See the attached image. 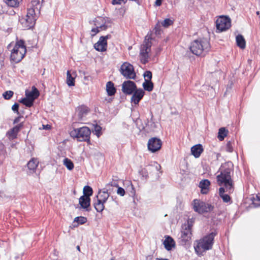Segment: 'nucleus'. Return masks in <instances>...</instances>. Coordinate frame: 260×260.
Returning <instances> with one entry per match:
<instances>
[{"label": "nucleus", "mask_w": 260, "mask_h": 260, "mask_svg": "<svg viewBox=\"0 0 260 260\" xmlns=\"http://www.w3.org/2000/svg\"><path fill=\"white\" fill-rule=\"evenodd\" d=\"M189 49L197 56L205 55L210 49V42L205 38L197 39L191 43Z\"/></svg>", "instance_id": "1"}, {"label": "nucleus", "mask_w": 260, "mask_h": 260, "mask_svg": "<svg viewBox=\"0 0 260 260\" xmlns=\"http://www.w3.org/2000/svg\"><path fill=\"white\" fill-rule=\"evenodd\" d=\"M217 234V233L214 231L197 241V244L194 246L197 253L201 254L203 252L211 249L214 243V239Z\"/></svg>", "instance_id": "2"}, {"label": "nucleus", "mask_w": 260, "mask_h": 260, "mask_svg": "<svg viewBox=\"0 0 260 260\" xmlns=\"http://www.w3.org/2000/svg\"><path fill=\"white\" fill-rule=\"evenodd\" d=\"M217 183L219 186H223L228 193L231 194L234 190V183L232 179L231 172L225 170L217 176Z\"/></svg>", "instance_id": "3"}, {"label": "nucleus", "mask_w": 260, "mask_h": 260, "mask_svg": "<svg viewBox=\"0 0 260 260\" xmlns=\"http://www.w3.org/2000/svg\"><path fill=\"white\" fill-rule=\"evenodd\" d=\"M154 38L152 37V34L149 33L145 37L143 43L141 45L140 56L141 57V61L143 64H146L148 61L149 53L151 51L152 46L151 40Z\"/></svg>", "instance_id": "4"}, {"label": "nucleus", "mask_w": 260, "mask_h": 260, "mask_svg": "<svg viewBox=\"0 0 260 260\" xmlns=\"http://www.w3.org/2000/svg\"><path fill=\"white\" fill-rule=\"evenodd\" d=\"M70 136L76 138L79 141L89 142L90 139L91 131L87 126L74 128L70 133Z\"/></svg>", "instance_id": "5"}, {"label": "nucleus", "mask_w": 260, "mask_h": 260, "mask_svg": "<svg viewBox=\"0 0 260 260\" xmlns=\"http://www.w3.org/2000/svg\"><path fill=\"white\" fill-rule=\"evenodd\" d=\"M192 205L194 211L199 214L211 212L214 209V206L212 204L198 199L193 201Z\"/></svg>", "instance_id": "6"}, {"label": "nucleus", "mask_w": 260, "mask_h": 260, "mask_svg": "<svg viewBox=\"0 0 260 260\" xmlns=\"http://www.w3.org/2000/svg\"><path fill=\"white\" fill-rule=\"evenodd\" d=\"M37 16L35 13L34 8L28 9L26 18L21 20L22 24H25V29H28L32 28L35 24Z\"/></svg>", "instance_id": "7"}, {"label": "nucleus", "mask_w": 260, "mask_h": 260, "mask_svg": "<svg viewBox=\"0 0 260 260\" xmlns=\"http://www.w3.org/2000/svg\"><path fill=\"white\" fill-rule=\"evenodd\" d=\"M120 73L126 79H135L136 77L133 66L127 62L121 66Z\"/></svg>", "instance_id": "8"}, {"label": "nucleus", "mask_w": 260, "mask_h": 260, "mask_svg": "<svg viewBox=\"0 0 260 260\" xmlns=\"http://www.w3.org/2000/svg\"><path fill=\"white\" fill-rule=\"evenodd\" d=\"M216 24V29L218 32L225 31L231 26V19L228 16H221L217 19Z\"/></svg>", "instance_id": "9"}, {"label": "nucleus", "mask_w": 260, "mask_h": 260, "mask_svg": "<svg viewBox=\"0 0 260 260\" xmlns=\"http://www.w3.org/2000/svg\"><path fill=\"white\" fill-rule=\"evenodd\" d=\"M192 222L187 221V224H184L182 227L180 239L182 242L186 243L191 239Z\"/></svg>", "instance_id": "10"}, {"label": "nucleus", "mask_w": 260, "mask_h": 260, "mask_svg": "<svg viewBox=\"0 0 260 260\" xmlns=\"http://www.w3.org/2000/svg\"><path fill=\"white\" fill-rule=\"evenodd\" d=\"M162 145L161 140L156 137H153L149 140L147 146L148 149L151 152H155L159 150Z\"/></svg>", "instance_id": "11"}, {"label": "nucleus", "mask_w": 260, "mask_h": 260, "mask_svg": "<svg viewBox=\"0 0 260 260\" xmlns=\"http://www.w3.org/2000/svg\"><path fill=\"white\" fill-rule=\"evenodd\" d=\"M136 84L131 80L124 81L122 84V91L126 95H131L137 89Z\"/></svg>", "instance_id": "12"}, {"label": "nucleus", "mask_w": 260, "mask_h": 260, "mask_svg": "<svg viewBox=\"0 0 260 260\" xmlns=\"http://www.w3.org/2000/svg\"><path fill=\"white\" fill-rule=\"evenodd\" d=\"M132 96L131 98V103L136 105L139 104L140 101L142 99L144 94L145 91L141 88L138 89L134 91L132 93Z\"/></svg>", "instance_id": "13"}, {"label": "nucleus", "mask_w": 260, "mask_h": 260, "mask_svg": "<svg viewBox=\"0 0 260 260\" xmlns=\"http://www.w3.org/2000/svg\"><path fill=\"white\" fill-rule=\"evenodd\" d=\"M26 53L20 51V49H13L10 56L11 60L15 63H18L23 58Z\"/></svg>", "instance_id": "14"}, {"label": "nucleus", "mask_w": 260, "mask_h": 260, "mask_svg": "<svg viewBox=\"0 0 260 260\" xmlns=\"http://www.w3.org/2000/svg\"><path fill=\"white\" fill-rule=\"evenodd\" d=\"M94 49L101 52L106 51L107 48V41L103 37H101L99 40L94 45Z\"/></svg>", "instance_id": "15"}, {"label": "nucleus", "mask_w": 260, "mask_h": 260, "mask_svg": "<svg viewBox=\"0 0 260 260\" xmlns=\"http://www.w3.org/2000/svg\"><path fill=\"white\" fill-rule=\"evenodd\" d=\"M165 239L163 242L165 248L168 251L171 250L175 247L176 243L174 240L170 236H165Z\"/></svg>", "instance_id": "16"}, {"label": "nucleus", "mask_w": 260, "mask_h": 260, "mask_svg": "<svg viewBox=\"0 0 260 260\" xmlns=\"http://www.w3.org/2000/svg\"><path fill=\"white\" fill-rule=\"evenodd\" d=\"M210 182L208 179L202 180L199 183V187L201 188V192L202 194H207L209 191Z\"/></svg>", "instance_id": "17"}, {"label": "nucleus", "mask_w": 260, "mask_h": 260, "mask_svg": "<svg viewBox=\"0 0 260 260\" xmlns=\"http://www.w3.org/2000/svg\"><path fill=\"white\" fill-rule=\"evenodd\" d=\"M203 151V146L200 144L195 145L191 148V154L196 158L199 157Z\"/></svg>", "instance_id": "18"}, {"label": "nucleus", "mask_w": 260, "mask_h": 260, "mask_svg": "<svg viewBox=\"0 0 260 260\" xmlns=\"http://www.w3.org/2000/svg\"><path fill=\"white\" fill-rule=\"evenodd\" d=\"M225 192L226 191V189H224V187H220L219 189V195L220 197L222 199V201L224 203H230V204L232 203V201L231 197L228 194H225Z\"/></svg>", "instance_id": "19"}, {"label": "nucleus", "mask_w": 260, "mask_h": 260, "mask_svg": "<svg viewBox=\"0 0 260 260\" xmlns=\"http://www.w3.org/2000/svg\"><path fill=\"white\" fill-rule=\"evenodd\" d=\"M106 91L108 96H112L115 94L116 92V88L112 81H108L106 83Z\"/></svg>", "instance_id": "20"}, {"label": "nucleus", "mask_w": 260, "mask_h": 260, "mask_svg": "<svg viewBox=\"0 0 260 260\" xmlns=\"http://www.w3.org/2000/svg\"><path fill=\"white\" fill-rule=\"evenodd\" d=\"M79 204L81 207L83 209H86L88 210L87 208L90 205V199L88 197L82 196L79 199Z\"/></svg>", "instance_id": "21"}, {"label": "nucleus", "mask_w": 260, "mask_h": 260, "mask_svg": "<svg viewBox=\"0 0 260 260\" xmlns=\"http://www.w3.org/2000/svg\"><path fill=\"white\" fill-rule=\"evenodd\" d=\"M109 197V193L107 190H100L96 196L97 200L104 203H106Z\"/></svg>", "instance_id": "22"}, {"label": "nucleus", "mask_w": 260, "mask_h": 260, "mask_svg": "<svg viewBox=\"0 0 260 260\" xmlns=\"http://www.w3.org/2000/svg\"><path fill=\"white\" fill-rule=\"evenodd\" d=\"M40 95V93L38 89L35 86H32V90L25 91V95L27 98H34V100L37 99Z\"/></svg>", "instance_id": "23"}, {"label": "nucleus", "mask_w": 260, "mask_h": 260, "mask_svg": "<svg viewBox=\"0 0 260 260\" xmlns=\"http://www.w3.org/2000/svg\"><path fill=\"white\" fill-rule=\"evenodd\" d=\"M77 112L79 118L82 119L88 112V108L87 107L82 105L78 108Z\"/></svg>", "instance_id": "24"}, {"label": "nucleus", "mask_w": 260, "mask_h": 260, "mask_svg": "<svg viewBox=\"0 0 260 260\" xmlns=\"http://www.w3.org/2000/svg\"><path fill=\"white\" fill-rule=\"evenodd\" d=\"M236 41L237 46L239 47L240 48L244 49L245 48V40L242 35H238L236 37Z\"/></svg>", "instance_id": "25"}, {"label": "nucleus", "mask_w": 260, "mask_h": 260, "mask_svg": "<svg viewBox=\"0 0 260 260\" xmlns=\"http://www.w3.org/2000/svg\"><path fill=\"white\" fill-rule=\"evenodd\" d=\"M13 49L14 50H18L20 49V51H23V52H26V48L25 45V42L23 40H20L16 42L15 46Z\"/></svg>", "instance_id": "26"}, {"label": "nucleus", "mask_w": 260, "mask_h": 260, "mask_svg": "<svg viewBox=\"0 0 260 260\" xmlns=\"http://www.w3.org/2000/svg\"><path fill=\"white\" fill-rule=\"evenodd\" d=\"M229 133L228 130L225 127H221L218 130L217 138L220 141H223Z\"/></svg>", "instance_id": "27"}, {"label": "nucleus", "mask_w": 260, "mask_h": 260, "mask_svg": "<svg viewBox=\"0 0 260 260\" xmlns=\"http://www.w3.org/2000/svg\"><path fill=\"white\" fill-rule=\"evenodd\" d=\"M34 101V98H22L20 101L19 102L23 104L24 105L27 107H31L33 105Z\"/></svg>", "instance_id": "28"}, {"label": "nucleus", "mask_w": 260, "mask_h": 260, "mask_svg": "<svg viewBox=\"0 0 260 260\" xmlns=\"http://www.w3.org/2000/svg\"><path fill=\"white\" fill-rule=\"evenodd\" d=\"M143 87L145 90L150 92L153 89L154 85L152 81H147V79H145V81L143 83Z\"/></svg>", "instance_id": "29"}, {"label": "nucleus", "mask_w": 260, "mask_h": 260, "mask_svg": "<svg viewBox=\"0 0 260 260\" xmlns=\"http://www.w3.org/2000/svg\"><path fill=\"white\" fill-rule=\"evenodd\" d=\"M23 126V122H21L19 124L16 125L11 129L10 132H9L10 135H12V136H16Z\"/></svg>", "instance_id": "30"}, {"label": "nucleus", "mask_w": 260, "mask_h": 260, "mask_svg": "<svg viewBox=\"0 0 260 260\" xmlns=\"http://www.w3.org/2000/svg\"><path fill=\"white\" fill-rule=\"evenodd\" d=\"M67 83L69 86L75 85V78L72 76L69 71H67Z\"/></svg>", "instance_id": "31"}, {"label": "nucleus", "mask_w": 260, "mask_h": 260, "mask_svg": "<svg viewBox=\"0 0 260 260\" xmlns=\"http://www.w3.org/2000/svg\"><path fill=\"white\" fill-rule=\"evenodd\" d=\"M104 204V203L97 200V202L94 204V207L97 212H102L104 210L105 208Z\"/></svg>", "instance_id": "32"}, {"label": "nucleus", "mask_w": 260, "mask_h": 260, "mask_svg": "<svg viewBox=\"0 0 260 260\" xmlns=\"http://www.w3.org/2000/svg\"><path fill=\"white\" fill-rule=\"evenodd\" d=\"M38 164H27L25 168L27 167L28 169L27 173L29 174L34 173L38 167Z\"/></svg>", "instance_id": "33"}, {"label": "nucleus", "mask_w": 260, "mask_h": 260, "mask_svg": "<svg viewBox=\"0 0 260 260\" xmlns=\"http://www.w3.org/2000/svg\"><path fill=\"white\" fill-rule=\"evenodd\" d=\"M7 155L6 151L5 149V146L2 144L0 143V161L2 162L4 160Z\"/></svg>", "instance_id": "34"}, {"label": "nucleus", "mask_w": 260, "mask_h": 260, "mask_svg": "<svg viewBox=\"0 0 260 260\" xmlns=\"http://www.w3.org/2000/svg\"><path fill=\"white\" fill-rule=\"evenodd\" d=\"M83 196L88 197L90 198V197L92 196L93 193L92 188L88 185L84 186L83 188Z\"/></svg>", "instance_id": "35"}, {"label": "nucleus", "mask_w": 260, "mask_h": 260, "mask_svg": "<svg viewBox=\"0 0 260 260\" xmlns=\"http://www.w3.org/2000/svg\"><path fill=\"white\" fill-rule=\"evenodd\" d=\"M94 129L93 132L94 133V134L98 137H99L102 135V127L98 125V124H95L93 125Z\"/></svg>", "instance_id": "36"}, {"label": "nucleus", "mask_w": 260, "mask_h": 260, "mask_svg": "<svg viewBox=\"0 0 260 260\" xmlns=\"http://www.w3.org/2000/svg\"><path fill=\"white\" fill-rule=\"evenodd\" d=\"M6 3L11 8L17 7L19 4L18 0H6Z\"/></svg>", "instance_id": "37"}, {"label": "nucleus", "mask_w": 260, "mask_h": 260, "mask_svg": "<svg viewBox=\"0 0 260 260\" xmlns=\"http://www.w3.org/2000/svg\"><path fill=\"white\" fill-rule=\"evenodd\" d=\"M252 204L254 207L260 206V194H256L255 197H253L251 199Z\"/></svg>", "instance_id": "38"}, {"label": "nucleus", "mask_w": 260, "mask_h": 260, "mask_svg": "<svg viewBox=\"0 0 260 260\" xmlns=\"http://www.w3.org/2000/svg\"><path fill=\"white\" fill-rule=\"evenodd\" d=\"M173 23V21L170 18H166L161 22L162 26L168 27Z\"/></svg>", "instance_id": "39"}, {"label": "nucleus", "mask_w": 260, "mask_h": 260, "mask_svg": "<svg viewBox=\"0 0 260 260\" xmlns=\"http://www.w3.org/2000/svg\"><path fill=\"white\" fill-rule=\"evenodd\" d=\"M74 221L78 222V224H83L87 222V218L83 216L77 217L75 218Z\"/></svg>", "instance_id": "40"}, {"label": "nucleus", "mask_w": 260, "mask_h": 260, "mask_svg": "<svg viewBox=\"0 0 260 260\" xmlns=\"http://www.w3.org/2000/svg\"><path fill=\"white\" fill-rule=\"evenodd\" d=\"M14 94L13 91L11 90H8L5 91L3 94V97L6 100H9L11 99V98L13 96Z\"/></svg>", "instance_id": "41"}, {"label": "nucleus", "mask_w": 260, "mask_h": 260, "mask_svg": "<svg viewBox=\"0 0 260 260\" xmlns=\"http://www.w3.org/2000/svg\"><path fill=\"white\" fill-rule=\"evenodd\" d=\"M136 125H137V128L140 131H142L145 128L144 126L142 124V121L140 119L138 118L135 121Z\"/></svg>", "instance_id": "42"}, {"label": "nucleus", "mask_w": 260, "mask_h": 260, "mask_svg": "<svg viewBox=\"0 0 260 260\" xmlns=\"http://www.w3.org/2000/svg\"><path fill=\"white\" fill-rule=\"evenodd\" d=\"M143 76L145 79H147V81H151L152 74L151 71H146L144 72Z\"/></svg>", "instance_id": "43"}, {"label": "nucleus", "mask_w": 260, "mask_h": 260, "mask_svg": "<svg viewBox=\"0 0 260 260\" xmlns=\"http://www.w3.org/2000/svg\"><path fill=\"white\" fill-rule=\"evenodd\" d=\"M154 30L155 31L154 32L156 35H159L161 34V26L159 24V22L156 24Z\"/></svg>", "instance_id": "44"}, {"label": "nucleus", "mask_w": 260, "mask_h": 260, "mask_svg": "<svg viewBox=\"0 0 260 260\" xmlns=\"http://www.w3.org/2000/svg\"><path fill=\"white\" fill-rule=\"evenodd\" d=\"M59 161H60L61 162H72L71 159H69L68 158H67L63 156H59Z\"/></svg>", "instance_id": "45"}, {"label": "nucleus", "mask_w": 260, "mask_h": 260, "mask_svg": "<svg viewBox=\"0 0 260 260\" xmlns=\"http://www.w3.org/2000/svg\"><path fill=\"white\" fill-rule=\"evenodd\" d=\"M226 149L229 152H232L233 151L232 142L230 141L227 142Z\"/></svg>", "instance_id": "46"}, {"label": "nucleus", "mask_w": 260, "mask_h": 260, "mask_svg": "<svg viewBox=\"0 0 260 260\" xmlns=\"http://www.w3.org/2000/svg\"><path fill=\"white\" fill-rule=\"evenodd\" d=\"M19 107V105L17 103H15L12 107V110L17 114H19V112L18 111Z\"/></svg>", "instance_id": "47"}, {"label": "nucleus", "mask_w": 260, "mask_h": 260, "mask_svg": "<svg viewBox=\"0 0 260 260\" xmlns=\"http://www.w3.org/2000/svg\"><path fill=\"white\" fill-rule=\"evenodd\" d=\"M117 193L121 196H124L125 194V190L123 188L118 187L117 190Z\"/></svg>", "instance_id": "48"}, {"label": "nucleus", "mask_w": 260, "mask_h": 260, "mask_svg": "<svg viewBox=\"0 0 260 260\" xmlns=\"http://www.w3.org/2000/svg\"><path fill=\"white\" fill-rule=\"evenodd\" d=\"M121 2H123L124 4H125L127 2V0H112V4L113 5H120L121 4Z\"/></svg>", "instance_id": "49"}, {"label": "nucleus", "mask_w": 260, "mask_h": 260, "mask_svg": "<svg viewBox=\"0 0 260 260\" xmlns=\"http://www.w3.org/2000/svg\"><path fill=\"white\" fill-rule=\"evenodd\" d=\"M99 28L100 27H96L92 28L91 30V32H92V34H91V37L94 36L96 34H98L100 31Z\"/></svg>", "instance_id": "50"}, {"label": "nucleus", "mask_w": 260, "mask_h": 260, "mask_svg": "<svg viewBox=\"0 0 260 260\" xmlns=\"http://www.w3.org/2000/svg\"><path fill=\"white\" fill-rule=\"evenodd\" d=\"M31 4L34 7H36V9L38 10V6L40 5V0H32L31 1Z\"/></svg>", "instance_id": "51"}, {"label": "nucleus", "mask_w": 260, "mask_h": 260, "mask_svg": "<svg viewBox=\"0 0 260 260\" xmlns=\"http://www.w3.org/2000/svg\"><path fill=\"white\" fill-rule=\"evenodd\" d=\"M69 170H72L74 167V164H63Z\"/></svg>", "instance_id": "52"}, {"label": "nucleus", "mask_w": 260, "mask_h": 260, "mask_svg": "<svg viewBox=\"0 0 260 260\" xmlns=\"http://www.w3.org/2000/svg\"><path fill=\"white\" fill-rule=\"evenodd\" d=\"M22 116H19L15 118L13 121V124H16L18 123L20 121V118H22Z\"/></svg>", "instance_id": "53"}, {"label": "nucleus", "mask_w": 260, "mask_h": 260, "mask_svg": "<svg viewBox=\"0 0 260 260\" xmlns=\"http://www.w3.org/2000/svg\"><path fill=\"white\" fill-rule=\"evenodd\" d=\"M84 79L85 80H91L92 79V77L90 76L86 75V73H84Z\"/></svg>", "instance_id": "54"}, {"label": "nucleus", "mask_w": 260, "mask_h": 260, "mask_svg": "<svg viewBox=\"0 0 260 260\" xmlns=\"http://www.w3.org/2000/svg\"><path fill=\"white\" fill-rule=\"evenodd\" d=\"M27 162H29V163H31V162H39V161H38L37 158L33 157V158H31L29 160H28L27 161Z\"/></svg>", "instance_id": "55"}, {"label": "nucleus", "mask_w": 260, "mask_h": 260, "mask_svg": "<svg viewBox=\"0 0 260 260\" xmlns=\"http://www.w3.org/2000/svg\"><path fill=\"white\" fill-rule=\"evenodd\" d=\"M163 0H156L155 2V5L156 6H160Z\"/></svg>", "instance_id": "56"}, {"label": "nucleus", "mask_w": 260, "mask_h": 260, "mask_svg": "<svg viewBox=\"0 0 260 260\" xmlns=\"http://www.w3.org/2000/svg\"><path fill=\"white\" fill-rule=\"evenodd\" d=\"M43 129H51V125L49 124L43 125Z\"/></svg>", "instance_id": "57"}, {"label": "nucleus", "mask_w": 260, "mask_h": 260, "mask_svg": "<svg viewBox=\"0 0 260 260\" xmlns=\"http://www.w3.org/2000/svg\"><path fill=\"white\" fill-rule=\"evenodd\" d=\"M99 27L104 30H106L108 27L105 24H103V25H101Z\"/></svg>", "instance_id": "58"}, {"label": "nucleus", "mask_w": 260, "mask_h": 260, "mask_svg": "<svg viewBox=\"0 0 260 260\" xmlns=\"http://www.w3.org/2000/svg\"><path fill=\"white\" fill-rule=\"evenodd\" d=\"M9 15H13L15 14V12L13 9H11L9 11Z\"/></svg>", "instance_id": "59"}, {"label": "nucleus", "mask_w": 260, "mask_h": 260, "mask_svg": "<svg viewBox=\"0 0 260 260\" xmlns=\"http://www.w3.org/2000/svg\"><path fill=\"white\" fill-rule=\"evenodd\" d=\"M103 37H104L105 39V40H106V41H107V40L108 39H110L111 38V36L110 35H107V36H103Z\"/></svg>", "instance_id": "60"}, {"label": "nucleus", "mask_w": 260, "mask_h": 260, "mask_svg": "<svg viewBox=\"0 0 260 260\" xmlns=\"http://www.w3.org/2000/svg\"><path fill=\"white\" fill-rule=\"evenodd\" d=\"M105 100L107 102V103H110L113 101V99L112 98H108V99H106Z\"/></svg>", "instance_id": "61"}, {"label": "nucleus", "mask_w": 260, "mask_h": 260, "mask_svg": "<svg viewBox=\"0 0 260 260\" xmlns=\"http://www.w3.org/2000/svg\"><path fill=\"white\" fill-rule=\"evenodd\" d=\"M156 260H168V259H167V258H157L156 259Z\"/></svg>", "instance_id": "62"}, {"label": "nucleus", "mask_w": 260, "mask_h": 260, "mask_svg": "<svg viewBox=\"0 0 260 260\" xmlns=\"http://www.w3.org/2000/svg\"><path fill=\"white\" fill-rule=\"evenodd\" d=\"M77 249L79 251H80V248L79 246H77Z\"/></svg>", "instance_id": "63"}, {"label": "nucleus", "mask_w": 260, "mask_h": 260, "mask_svg": "<svg viewBox=\"0 0 260 260\" xmlns=\"http://www.w3.org/2000/svg\"><path fill=\"white\" fill-rule=\"evenodd\" d=\"M110 260H115V257H113L111 258Z\"/></svg>", "instance_id": "64"}]
</instances>
